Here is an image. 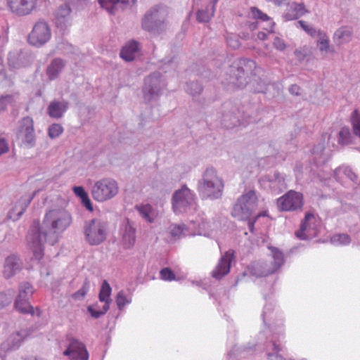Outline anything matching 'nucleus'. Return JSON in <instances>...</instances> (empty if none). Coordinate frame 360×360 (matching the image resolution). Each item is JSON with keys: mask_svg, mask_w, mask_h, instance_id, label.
<instances>
[{"mask_svg": "<svg viewBox=\"0 0 360 360\" xmlns=\"http://www.w3.org/2000/svg\"><path fill=\"white\" fill-rule=\"evenodd\" d=\"M72 10L68 4H63L58 7L54 12L55 20L57 27L60 28L66 27L71 24Z\"/></svg>", "mask_w": 360, "mask_h": 360, "instance_id": "obj_22", "label": "nucleus"}, {"mask_svg": "<svg viewBox=\"0 0 360 360\" xmlns=\"http://www.w3.org/2000/svg\"><path fill=\"white\" fill-rule=\"evenodd\" d=\"M68 105V102L65 100L60 101H53L49 103L47 108L48 114L53 118H61L67 111Z\"/></svg>", "mask_w": 360, "mask_h": 360, "instance_id": "obj_25", "label": "nucleus"}, {"mask_svg": "<svg viewBox=\"0 0 360 360\" xmlns=\"http://www.w3.org/2000/svg\"><path fill=\"white\" fill-rule=\"evenodd\" d=\"M68 342L67 349L63 352V354L68 356L70 360H88L89 352L85 345L75 338L72 335H67Z\"/></svg>", "mask_w": 360, "mask_h": 360, "instance_id": "obj_15", "label": "nucleus"}, {"mask_svg": "<svg viewBox=\"0 0 360 360\" xmlns=\"http://www.w3.org/2000/svg\"><path fill=\"white\" fill-rule=\"evenodd\" d=\"M168 11L166 6L156 5L148 9L141 19L143 30L153 34H160L167 29Z\"/></svg>", "mask_w": 360, "mask_h": 360, "instance_id": "obj_4", "label": "nucleus"}, {"mask_svg": "<svg viewBox=\"0 0 360 360\" xmlns=\"http://www.w3.org/2000/svg\"><path fill=\"white\" fill-rule=\"evenodd\" d=\"M285 1V0H274V3L275 5L276 6H281L282 5L284 2Z\"/></svg>", "mask_w": 360, "mask_h": 360, "instance_id": "obj_63", "label": "nucleus"}, {"mask_svg": "<svg viewBox=\"0 0 360 360\" xmlns=\"http://www.w3.org/2000/svg\"><path fill=\"white\" fill-rule=\"evenodd\" d=\"M250 11L252 17L255 19L261 20L262 21H270L269 25V32H273V28L274 27L275 23L271 20L269 16H268L266 13H263L257 7H251Z\"/></svg>", "mask_w": 360, "mask_h": 360, "instance_id": "obj_37", "label": "nucleus"}, {"mask_svg": "<svg viewBox=\"0 0 360 360\" xmlns=\"http://www.w3.org/2000/svg\"><path fill=\"white\" fill-rule=\"evenodd\" d=\"M214 15V11L210 10V6H207L205 9L198 11L197 20L199 22H208Z\"/></svg>", "mask_w": 360, "mask_h": 360, "instance_id": "obj_39", "label": "nucleus"}, {"mask_svg": "<svg viewBox=\"0 0 360 360\" xmlns=\"http://www.w3.org/2000/svg\"><path fill=\"white\" fill-rule=\"evenodd\" d=\"M111 287L106 280L102 283L101 288L99 292V300L102 302L108 303L110 305L111 300L110 298L111 295Z\"/></svg>", "mask_w": 360, "mask_h": 360, "instance_id": "obj_36", "label": "nucleus"}, {"mask_svg": "<svg viewBox=\"0 0 360 360\" xmlns=\"http://www.w3.org/2000/svg\"><path fill=\"white\" fill-rule=\"evenodd\" d=\"M27 298H23L22 295H18L15 301V308L22 314H34V308L28 302Z\"/></svg>", "mask_w": 360, "mask_h": 360, "instance_id": "obj_32", "label": "nucleus"}, {"mask_svg": "<svg viewBox=\"0 0 360 360\" xmlns=\"http://www.w3.org/2000/svg\"><path fill=\"white\" fill-rule=\"evenodd\" d=\"M12 302V297L6 292L0 293V309L8 305Z\"/></svg>", "mask_w": 360, "mask_h": 360, "instance_id": "obj_54", "label": "nucleus"}, {"mask_svg": "<svg viewBox=\"0 0 360 360\" xmlns=\"http://www.w3.org/2000/svg\"><path fill=\"white\" fill-rule=\"evenodd\" d=\"M191 222L193 225L191 228L194 229L195 233L210 236L212 225L210 221L205 218H199L195 220H192Z\"/></svg>", "mask_w": 360, "mask_h": 360, "instance_id": "obj_26", "label": "nucleus"}, {"mask_svg": "<svg viewBox=\"0 0 360 360\" xmlns=\"http://www.w3.org/2000/svg\"><path fill=\"white\" fill-rule=\"evenodd\" d=\"M257 201L255 191H249L238 199L233 206L232 216L238 220L249 219L257 208Z\"/></svg>", "mask_w": 360, "mask_h": 360, "instance_id": "obj_8", "label": "nucleus"}, {"mask_svg": "<svg viewBox=\"0 0 360 360\" xmlns=\"http://www.w3.org/2000/svg\"><path fill=\"white\" fill-rule=\"evenodd\" d=\"M34 290L33 286L28 282H22L19 285L18 295L23 298L29 299L33 294Z\"/></svg>", "mask_w": 360, "mask_h": 360, "instance_id": "obj_42", "label": "nucleus"}, {"mask_svg": "<svg viewBox=\"0 0 360 360\" xmlns=\"http://www.w3.org/2000/svg\"><path fill=\"white\" fill-rule=\"evenodd\" d=\"M18 138L27 148H32L35 146L36 135L34 129V122L30 117H23L20 121Z\"/></svg>", "mask_w": 360, "mask_h": 360, "instance_id": "obj_14", "label": "nucleus"}, {"mask_svg": "<svg viewBox=\"0 0 360 360\" xmlns=\"http://www.w3.org/2000/svg\"><path fill=\"white\" fill-rule=\"evenodd\" d=\"M125 1H126L125 4H128V3H129V1H131L134 4H136V0H125ZM123 4H124V3Z\"/></svg>", "mask_w": 360, "mask_h": 360, "instance_id": "obj_64", "label": "nucleus"}, {"mask_svg": "<svg viewBox=\"0 0 360 360\" xmlns=\"http://www.w3.org/2000/svg\"><path fill=\"white\" fill-rule=\"evenodd\" d=\"M107 229V223L99 219L86 221L83 227L85 240L91 245H98L106 239Z\"/></svg>", "mask_w": 360, "mask_h": 360, "instance_id": "obj_9", "label": "nucleus"}, {"mask_svg": "<svg viewBox=\"0 0 360 360\" xmlns=\"http://www.w3.org/2000/svg\"><path fill=\"white\" fill-rule=\"evenodd\" d=\"M283 346L279 343H277L275 340L271 341V342L267 345L268 350V359L269 360H285L281 354H279L280 352L283 350Z\"/></svg>", "mask_w": 360, "mask_h": 360, "instance_id": "obj_31", "label": "nucleus"}, {"mask_svg": "<svg viewBox=\"0 0 360 360\" xmlns=\"http://www.w3.org/2000/svg\"><path fill=\"white\" fill-rule=\"evenodd\" d=\"M14 101L12 95H5L0 97V114L4 112L8 104Z\"/></svg>", "mask_w": 360, "mask_h": 360, "instance_id": "obj_53", "label": "nucleus"}, {"mask_svg": "<svg viewBox=\"0 0 360 360\" xmlns=\"http://www.w3.org/2000/svg\"><path fill=\"white\" fill-rule=\"evenodd\" d=\"M119 192L117 182L112 178L105 177L94 182L91 188L92 198L103 202L115 197Z\"/></svg>", "mask_w": 360, "mask_h": 360, "instance_id": "obj_6", "label": "nucleus"}, {"mask_svg": "<svg viewBox=\"0 0 360 360\" xmlns=\"http://www.w3.org/2000/svg\"><path fill=\"white\" fill-rule=\"evenodd\" d=\"M352 36V32L349 28L345 27H340L335 31L333 40L338 46H340L350 41Z\"/></svg>", "mask_w": 360, "mask_h": 360, "instance_id": "obj_29", "label": "nucleus"}, {"mask_svg": "<svg viewBox=\"0 0 360 360\" xmlns=\"http://www.w3.org/2000/svg\"><path fill=\"white\" fill-rule=\"evenodd\" d=\"M139 49V43L136 41L128 42L120 51V57L127 62L134 60L136 54Z\"/></svg>", "mask_w": 360, "mask_h": 360, "instance_id": "obj_27", "label": "nucleus"}, {"mask_svg": "<svg viewBox=\"0 0 360 360\" xmlns=\"http://www.w3.org/2000/svg\"><path fill=\"white\" fill-rule=\"evenodd\" d=\"M344 173V174L348 177L351 181L357 183L358 177L356 174L349 167H340L334 171V174L337 177L340 173Z\"/></svg>", "mask_w": 360, "mask_h": 360, "instance_id": "obj_44", "label": "nucleus"}, {"mask_svg": "<svg viewBox=\"0 0 360 360\" xmlns=\"http://www.w3.org/2000/svg\"><path fill=\"white\" fill-rule=\"evenodd\" d=\"M318 46L321 51H327L329 49V40L326 34L319 30Z\"/></svg>", "mask_w": 360, "mask_h": 360, "instance_id": "obj_47", "label": "nucleus"}, {"mask_svg": "<svg viewBox=\"0 0 360 360\" xmlns=\"http://www.w3.org/2000/svg\"><path fill=\"white\" fill-rule=\"evenodd\" d=\"M330 242L335 245H345L351 242V238L346 233L335 234L330 238Z\"/></svg>", "mask_w": 360, "mask_h": 360, "instance_id": "obj_40", "label": "nucleus"}, {"mask_svg": "<svg viewBox=\"0 0 360 360\" xmlns=\"http://www.w3.org/2000/svg\"><path fill=\"white\" fill-rule=\"evenodd\" d=\"M353 136L349 127H342L338 134V143L341 145H348L352 143Z\"/></svg>", "mask_w": 360, "mask_h": 360, "instance_id": "obj_38", "label": "nucleus"}, {"mask_svg": "<svg viewBox=\"0 0 360 360\" xmlns=\"http://www.w3.org/2000/svg\"><path fill=\"white\" fill-rule=\"evenodd\" d=\"M274 46L280 51H283L285 49V44L284 41L279 37H276L274 39Z\"/></svg>", "mask_w": 360, "mask_h": 360, "instance_id": "obj_56", "label": "nucleus"}, {"mask_svg": "<svg viewBox=\"0 0 360 360\" xmlns=\"http://www.w3.org/2000/svg\"><path fill=\"white\" fill-rule=\"evenodd\" d=\"M297 23L311 37H315L319 35V30L317 31L313 26L308 25L305 21L299 20Z\"/></svg>", "mask_w": 360, "mask_h": 360, "instance_id": "obj_52", "label": "nucleus"}, {"mask_svg": "<svg viewBox=\"0 0 360 360\" xmlns=\"http://www.w3.org/2000/svg\"><path fill=\"white\" fill-rule=\"evenodd\" d=\"M227 44L233 49H236L240 46V41L234 37H230L227 39Z\"/></svg>", "mask_w": 360, "mask_h": 360, "instance_id": "obj_57", "label": "nucleus"}, {"mask_svg": "<svg viewBox=\"0 0 360 360\" xmlns=\"http://www.w3.org/2000/svg\"><path fill=\"white\" fill-rule=\"evenodd\" d=\"M185 89L188 94L195 97L201 94L202 86L198 82H191L186 84Z\"/></svg>", "mask_w": 360, "mask_h": 360, "instance_id": "obj_41", "label": "nucleus"}, {"mask_svg": "<svg viewBox=\"0 0 360 360\" xmlns=\"http://www.w3.org/2000/svg\"><path fill=\"white\" fill-rule=\"evenodd\" d=\"M257 37L260 39V40H265L267 37V35L265 32H259L258 34H257Z\"/></svg>", "mask_w": 360, "mask_h": 360, "instance_id": "obj_62", "label": "nucleus"}, {"mask_svg": "<svg viewBox=\"0 0 360 360\" xmlns=\"http://www.w3.org/2000/svg\"><path fill=\"white\" fill-rule=\"evenodd\" d=\"M7 6L12 13L22 17L37 8V0H7Z\"/></svg>", "mask_w": 360, "mask_h": 360, "instance_id": "obj_16", "label": "nucleus"}, {"mask_svg": "<svg viewBox=\"0 0 360 360\" xmlns=\"http://www.w3.org/2000/svg\"><path fill=\"white\" fill-rule=\"evenodd\" d=\"M271 307L266 305L264 309L263 313L262 314L264 323L265 324L266 323V320H267L268 314L271 313Z\"/></svg>", "mask_w": 360, "mask_h": 360, "instance_id": "obj_60", "label": "nucleus"}, {"mask_svg": "<svg viewBox=\"0 0 360 360\" xmlns=\"http://www.w3.org/2000/svg\"><path fill=\"white\" fill-rule=\"evenodd\" d=\"M49 136L51 139L58 137L63 131V127L59 124H53L49 127Z\"/></svg>", "mask_w": 360, "mask_h": 360, "instance_id": "obj_49", "label": "nucleus"}, {"mask_svg": "<svg viewBox=\"0 0 360 360\" xmlns=\"http://www.w3.org/2000/svg\"><path fill=\"white\" fill-rule=\"evenodd\" d=\"M122 234V243L124 249H131L136 242V226L134 222L126 219L122 224L120 229Z\"/></svg>", "mask_w": 360, "mask_h": 360, "instance_id": "obj_18", "label": "nucleus"}, {"mask_svg": "<svg viewBox=\"0 0 360 360\" xmlns=\"http://www.w3.org/2000/svg\"><path fill=\"white\" fill-rule=\"evenodd\" d=\"M218 1H219V0H210V3H211L212 6H210V8L211 11H214V13L215 12L216 6H217Z\"/></svg>", "mask_w": 360, "mask_h": 360, "instance_id": "obj_61", "label": "nucleus"}, {"mask_svg": "<svg viewBox=\"0 0 360 360\" xmlns=\"http://www.w3.org/2000/svg\"><path fill=\"white\" fill-rule=\"evenodd\" d=\"M22 267L20 259L15 255H10L5 259L3 276L6 279H9L16 275Z\"/></svg>", "mask_w": 360, "mask_h": 360, "instance_id": "obj_20", "label": "nucleus"}, {"mask_svg": "<svg viewBox=\"0 0 360 360\" xmlns=\"http://www.w3.org/2000/svg\"><path fill=\"white\" fill-rule=\"evenodd\" d=\"M260 72L261 69L257 67L254 60L241 58L229 66L226 84L238 88L249 84L253 91L264 93L266 90V84L257 76Z\"/></svg>", "mask_w": 360, "mask_h": 360, "instance_id": "obj_2", "label": "nucleus"}, {"mask_svg": "<svg viewBox=\"0 0 360 360\" xmlns=\"http://www.w3.org/2000/svg\"><path fill=\"white\" fill-rule=\"evenodd\" d=\"M87 309L92 317L98 319L108 311L109 304L108 303L104 304L102 310L96 309L95 306L93 305L89 306Z\"/></svg>", "mask_w": 360, "mask_h": 360, "instance_id": "obj_48", "label": "nucleus"}, {"mask_svg": "<svg viewBox=\"0 0 360 360\" xmlns=\"http://www.w3.org/2000/svg\"><path fill=\"white\" fill-rule=\"evenodd\" d=\"M66 61L60 58L53 59L47 65L46 72L50 80L57 79L66 66Z\"/></svg>", "mask_w": 360, "mask_h": 360, "instance_id": "obj_23", "label": "nucleus"}, {"mask_svg": "<svg viewBox=\"0 0 360 360\" xmlns=\"http://www.w3.org/2000/svg\"><path fill=\"white\" fill-rule=\"evenodd\" d=\"M125 2V0H99L101 7L112 15H115L117 12L120 4Z\"/></svg>", "mask_w": 360, "mask_h": 360, "instance_id": "obj_35", "label": "nucleus"}, {"mask_svg": "<svg viewBox=\"0 0 360 360\" xmlns=\"http://www.w3.org/2000/svg\"><path fill=\"white\" fill-rule=\"evenodd\" d=\"M37 191L33 192L27 196H22L15 205L13 208L8 212V217L13 221L18 220L25 212L27 207L35 196Z\"/></svg>", "mask_w": 360, "mask_h": 360, "instance_id": "obj_21", "label": "nucleus"}, {"mask_svg": "<svg viewBox=\"0 0 360 360\" xmlns=\"http://www.w3.org/2000/svg\"><path fill=\"white\" fill-rule=\"evenodd\" d=\"M72 223L71 213L64 208L47 210L41 224L34 221L30 226L27 240L35 259L39 260L42 258L44 243L54 245Z\"/></svg>", "mask_w": 360, "mask_h": 360, "instance_id": "obj_1", "label": "nucleus"}, {"mask_svg": "<svg viewBox=\"0 0 360 360\" xmlns=\"http://www.w3.org/2000/svg\"><path fill=\"white\" fill-rule=\"evenodd\" d=\"M314 219V214L307 213L304 219L302 221L300 229L295 233L297 238L305 240L309 238L310 233V221Z\"/></svg>", "mask_w": 360, "mask_h": 360, "instance_id": "obj_30", "label": "nucleus"}, {"mask_svg": "<svg viewBox=\"0 0 360 360\" xmlns=\"http://www.w3.org/2000/svg\"><path fill=\"white\" fill-rule=\"evenodd\" d=\"M187 229L184 224H172L169 227L170 234L175 238L186 236Z\"/></svg>", "mask_w": 360, "mask_h": 360, "instance_id": "obj_45", "label": "nucleus"}, {"mask_svg": "<svg viewBox=\"0 0 360 360\" xmlns=\"http://www.w3.org/2000/svg\"><path fill=\"white\" fill-rule=\"evenodd\" d=\"M300 88L298 85L297 84H292L290 87H289V92L292 94V95H300Z\"/></svg>", "mask_w": 360, "mask_h": 360, "instance_id": "obj_59", "label": "nucleus"}, {"mask_svg": "<svg viewBox=\"0 0 360 360\" xmlns=\"http://www.w3.org/2000/svg\"><path fill=\"white\" fill-rule=\"evenodd\" d=\"M51 38V31L48 23L44 20L37 22L28 35V42L36 47L46 44Z\"/></svg>", "mask_w": 360, "mask_h": 360, "instance_id": "obj_11", "label": "nucleus"}, {"mask_svg": "<svg viewBox=\"0 0 360 360\" xmlns=\"http://www.w3.org/2000/svg\"><path fill=\"white\" fill-rule=\"evenodd\" d=\"M303 195L301 193L290 190L277 199V207L282 212H295L302 210Z\"/></svg>", "mask_w": 360, "mask_h": 360, "instance_id": "obj_12", "label": "nucleus"}, {"mask_svg": "<svg viewBox=\"0 0 360 360\" xmlns=\"http://www.w3.org/2000/svg\"><path fill=\"white\" fill-rule=\"evenodd\" d=\"M139 214L147 221L152 223L155 217V211L149 204L136 206Z\"/></svg>", "mask_w": 360, "mask_h": 360, "instance_id": "obj_33", "label": "nucleus"}, {"mask_svg": "<svg viewBox=\"0 0 360 360\" xmlns=\"http://www.w3.org/2000/svg\"><path fill=\"white\" fill-rule=\"evenodd\" d=\"M90 289V282L86 278L80 289L72 295V297L76 300H82Z\"/></svg>", "mask_w": 360, "mask_h": 360, "instance_id": "obj_43", "label": "nucleus"}, {"mask_svg": "<svg viewBox=\"0 0 360 360\" xmlns=\"http://www.w3.org/2000/svg\"><path fill=\"white\" fill-rule=\"evenodd\" d=\"M260 184L272 193L278 194L286 188L285 178L278 172L261 177Z\"/></svg>", "mask_w": 360, "mask_h": 360, "instance_id": "obj_17", "label": "nucleus"}, {"mask_svg": "<svg viewBox=\"0 0 360 360\" xmlns=\"http://www.w3.org/2000/svg\"><path fill=\"white\" fill-rule=\"evenodd\" d=\"M221 123L226 129H233L240 124L245 125L248 122L241 118L238 108L231 103H224L221 105Z\"/></svg>", "mask_w": 360, "mask_h": 360, "instance_id": "obj_10", "label": "nucleus"}, {"mask_svg": "<svg viewBox=\"0 0 360 360\" xmlns=\"http://www.w3.org/2000/svg\"><path fill=\"white\" fill-rule=\"evenodd\" d=\"M25 332H18L12 334L6 342L1 345V347L6 350L18 349L25 336Z\"/></svg>", "mask_w": 360, "mask_h": 360, "instance_id": "obj_28", "label": "nucleus"}, {"mask_svg": "<svg viewBox=\"0 0 360 360\" xmlns=\"http://www.w3.org/2000/svg\"><path fill=\"white\" fill-rule=\"evenodd\" d=\"M115 301L119 309H122L126 304L131 302V300L127 298L122 290L117 294Z\"/></svg>", "mask_w": 360, "mask_h": 360, "instance_id": "obj_50", "label": "nucleus"}, {"mask_svg": "<svg viewBox=\"0 0 360 360\" xmlns=\"http://www.w3.org/2000/svg\"><path fill=\"white\" fill-rule=\"evenodd\" d=\"M233 251L228 250L220 258L216 267L212 271V276L216 279H221L230 271L231 263L233 258Z\"/></svg>", "mask_w": 360, "mask_h": 360, "instance_id": "obj_19", "label": "nucleus"}, {"mask_svg": "<svg viewBox=\"0 0 360 360\" xmlns=\"http://www.w3.org/2000/svg\"><path fill=\"white\" fill-rule=\"evenodd\" d=\"M224 184L223 179L217 175L213 167L207 168L198 180L197 191L202 199L216 200L221 198Z\"/></svg>", "mask_w": 360, "mask_h": 360, "instance_id": "obj_3", "label": "nucleus"}, {"mask_svg": "<svg viewBox=\"0 0 360 360\" xmlns=\"http://www.w3.org/2000/svg\"><path fill=\"white\" fill-rule=\"evenodd\" d=\"M353 131L360 138V114L355 110L351 117Z\"/></svg>", "mask_w": 360, "mask_h": 360, "instance_id": "obj_46", "label": "nucleus"}, {"mask_svg": "<svg viewBox=\"0 0 360 360\" xmlns=\"http://www.w3.org/2000/svg\"><path fill=\"white\" fill-rule=\"evenodd\" d=\"M160 77V73L155 72L145 78L143 94L146 101L150 102L159 96L164 87Z\"/></svg>", "mask_w": 360, "mask_h": 360, "instance_id": "obj_13", "label": "nucleus"}, {"mask_svg": "<svg viewBox=\"0 0 360 360\" xmlns=\"http://www.w3.org/2000/svg\"><path fill=\"white\" fill-rule=\"evenodd\" d=\"M269 248L271 250V259L269 261L252 262L249 267L252 275L256 277L266 276L275 273L284 264L283 252L274 247H269Z\"/></svg>", "mask_w": 360, "mask_h": 360, "instance_id": "obj_5", "label": "nucleus"}, {"mask_svg": "<svg viewBox=\"0 0 360 360\" xmlns=\"http://www.w3.org/2000/svg\"><path fill=\"white\" fill-rule=\"evenodd\" d=\"M308 12L303 3L292 2L289 5L286 12L284 13L283 18L286 20H294L301 18Z\"/></svg>", "mask_w": 360, "mask_h": 360, "instance_id": "obj_24", "label": "nucleus"}, {"mask_svg": "<svg viewBox=\"0 0 360 360\" xmlns=\"http://www.w3.org/2000/svg\"><path fill=\"white\" fill-rule=\"evenodd\" d=\"M75 195L81 200L82 205L89 211H93V206L88 193L82 186H74L72 188Z\"/></svg>", "mask_w": 360, "mask_h": 360, "instance_id": "obj_34", "label": "nucleus"}, {"mask_svg": "<svg viewBox=\"0 0 360 360\" xmlns=\"http://www.w3.org/2000/svg\"><path fill=\"white\" fill-rule=\"evenodd\" d=\"M160 276L161 279L167 281H172L176 279L174 272L168 267L163 268L160 270Z\"/></svg>", "mask_w": 360, "mask_h": 360, "instance_id": "obj_51", "label": "nucleus"}, {"mask_svg": "<svg viewBox=\"0 0 360 360\" xmlns=\"http://www.w3.org/2000/svg\"><path fill=\"white\" fill-rule=\"evenodd\" d=\"M261 216V214H257V216L254 217V216H252L251 217H250L249 219H245L244 221H248V229L249 231L252 233L253 231H254V227H255V224L256 222V221L257 220V219Z\"/></svg>", "mask_w": 360, "mask_h": 360, "instance_id": "obj_55", "label": "nucleus"}, {"mask_svg": "<svg viewBox=\"0 0 360 360\" xmlns=\"http://www.w3.org/2000/svg\"><path fill=\"white\" fill-rule=\"evenodd\" d=\"M8 151V145L4 138H0V155Z\"/></svg>", "mask_w": 360, "mask_h": 360, "instance_id": "obj_58", "label": "nucleus"}, {"mask_svg": "<svg viewBox=\"0 0 360 360\" xmlns=\"http://www.w3.org/2000/svg\"><path fill=\"white\" fill-rule=\"evenodd\" d=\"M172 210L176 214L188 212L195 210V195L186 185L176 190L172 197Z\"/></svg>", "mask_w": 360, "mask_h": 360, "instance_id": "obj_7", "label": "nucleus"}]
</instances>
